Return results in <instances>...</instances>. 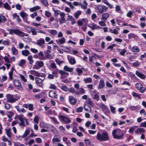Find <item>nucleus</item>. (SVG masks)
<instances>
[{"label": "nucleus", "mask_w": 146, "mask_h": 146, "mask_svg": "<svg viewBox=\"0 0 146 146\" xmlns=\"http://www.w3.org/2000/svg\"><path fill=\"white\" fill-rule=\"evenodd\" d=\"M97 139L101 141H104L109 140L108 133L106 131L102 132V134L98 133L96 136Z\"/></svg>", "instance_id": "1"}, {"label": "nucleus", "mask_w": 146, "mask_h": 146, "mask_svg": "<svg viewBox=\"0 0 146 146\" xmlns=\"http://www.w3.org/2000/svg\"><path fill=\"white\" fill-rule=\"evenodd\" d=\"M112 135L114 139H121L123 138L124 133L123 131L120 129H114L112 131Z\"/></svg>", "instance_id": "2"}, {"label": "nucleus", "mask_w": 146, "mask_h": 146, "mask_svg": "<svg viewBox=\"0 0 146 146\" xmlns=\"http://www.w3.org/2000/svg\"><path fill=\"white\" fill-rule=\"evenodd\" d=\"M23 115H16V118L20 121V122L19 124L21 126L25 127L26 126L25 123H26V124H27V120L23 118Z\"/></svg>", "instance_id": "3"}, {"label": "nucleus", "mask_w": 146, "mask_h": 146, "mask_svg": "<svg viewBox=\"0 0 146 146\" xmlns=\"http://www.w3.org/2000/svg\"><path fill=\"white\" fill-rule=\"evenodd\" d=\"M58 118L61 121H63L65 123H69L71 121L68 117L62 115H59Z\"/></svg>", "instance_id": "4"}, {"label": "nucleus", "mask_w": 146, "mask_h": 146, "mask_svg": "<svg viewBox=\"0 0 146 146\" xmlns=\"http://www.w3.org/2000/svg\"><path fill=\"white\" fill-rule=\"evenodd\" d=\"M13 95L7 94L6 95L7 101L8 102L13 103L16 101V100L13 97Z\"/></svg>", "instance_id": "5"}, {"label": "nucleus", "mask_w": 146, "mask_h": 146, "mask_svg": "<svg viewBox=\"0 0 146 146\" xmlns=\"http://www.w3.org/2000/svg\"><path fill=\"white\" fill-rule=\"evenodd\" d=\"M97 9L98 12L100 13H102L104 11H106L108 10V8L106 7L101 5L98 6Z\"/></svg>", "instance_id": "6"}, {"label": "nucleus", "mask_w": 146, "mask_h": 146, "mask_svg": "<svg viewBox=\"0 0 146 146\" xmlns=\"http://www.w3.org/2000/svg\"><path fill=\"white\" fill-rule=\"evenodd\" d=\"M44 65V63L43 61H38L36 62L35 65L34 66V67L35 68L39 69L43 66Z\"/></svg>", "instance_id": "7"}, {"label": "nucleus", "mask_w": 146, "mask_h": 146, "mask_svg": "<svg viewBox=\"0 0 146 146\" xmlns=\"http://www.w3.org/2000/svg\"><path fill=\"white\" fill-rule=\"evenodd\" d=\"M36 85L40 87H42L43 80L39 78H36L35 79Z\"/></svg>", "instance_id": "8"}, {"label": "nucleus", "mask_w": 146, "mask_h": 146, "mask_svg": "<svg viewBox=\"0 0 146 146\" xmlns=\"http://www.w3.org/2000/svg\"><path fill=\"white\" fill-rule=\"evenodd\" d=\"M69 100L70 103L72 105H75L77 103L76 100L72 96H70L69 97Z\"/></svg>", "instance_id": "9"}, {"label": "nucleus", "mask_w": 146, "mask_h": 146, "mask_svg": "<svg viewBox=\"0 0 146 146\" xmlns=\"http://www.w3.org/2000/svg\"><path fill=\"white\" fill-rule=\"evenodd\" d=\"M13 82L17 88L20 89L21 88V86L19 80H14Z\"/></svg>", "instance_id": "10"}, {"label": "nucleus", "mask_w": 146, "mask_h": 146, "mask_svg": "<svg viewBox=\"0 0 146 146\" xmlns=\"http://www.w3.org/2000/svg\"><path fill=\"white\" fill-rule=\"evenodd\" d=\"M45 43V41L44 39L40 38L38 40H37V43L36 44L39 46H40L42 47H43V45Z\"/></svg>", "instance_id": "11"}, {"label": "nucleus", "mask_w": 146, "mask_h": 146, "mask_svg": "<svg viewBox=\"0 0 146 146\" xmlns=\"http://www.w3.org/2000/svg\"><path fill=\"white\" fill-rule=\"evenodd\" d=\"M88 27L91 28L92 30L98 29H100V28L99 26L97 25L94 23H92L89 24L88 25Z\"/></svg>", "instance_id": "12"}, {"label": "nucleus", "mask_w": 146, "mask_h": 146, "mask_svg": "<svg viewBox=\"0 0 146 146\" xmlns=\"http://www.w3.org/2000/svg\"><path fill=\"white\" fill-rule=\"evenodd\" d=\"M60 15L61 18L59 19V22L60 24H61L63 23L65 20V19L64 18L65 14L64 13H60Z\"/></svg>", "instance_id": "13"}, {"label": "nucleus", "mask_w": 146, "mask_h": 146, "mask_svg": "<svg viewBox=\"0 0 146 146\" xmlns=\"http://www.w3.org/2000/svg\"><path fill=\"white\" fill-rule=\"evenodd\" d=\"M47 127L50 129V130L54 133H56L57 132V129L53 125L49 124L48 125Z\"/></svg>", "instance_id": "14"}, {"label": "nucleus", "mask_w": 146, "mask_h": 146, "mask_svg": "<svg viewBox=\"0 0 146 146\" xmlns=\"http://www.w3.org/2000/svg\"><path fill=\"white\" fill-rule=\"evenodd\" d=\"M56 92L54 90L50 91L49 93V97L52 98H57L56 96L57 95L56 94Z\"/></svg>", "instance_id": "15"}, {"label": "nucleus", "mask_w": 146, "mask_h": 146, "mask_svg": "<svg viewBox=\"0 0 146 146\" xmlns=\"http://www.w3.org/2000/svg\"><path fill=\"white\" fill-rule=\"evenodd\" d=\"M21 32L19 30L15 29H10L9 30V34L13 35L14 33L17 34H20Z\"/></svg>", "instance_id": "16"}, {"label": "nucleus", "mask_w": 146, "mask_h": 146, "mask_svg": "<svg viewBox=\"0 0 146 146\" xmlns=\"http://www.w3.org/2000/svg\"><path fill=\"white\" fill-rule=\"evenodd\" d=\"M20 16L23 18L24 21L25 22L27 23V19H26L27 14L25 13L22 11L20 13Z\"/></svg>", "instance_id": "17"}, {"label": "nucleus", "mask_w": 146, "mask_h": 146, "mask_svg": "<svg viewBox=\"0 0 146 146\" xmlns=\"http://www.w3.org/2000/svg\"><path fill=\"white\" fill-rule=\"evenodd\" d=\"M105 85L104 80L102 79L99 82V85L98 87V89H102L104 87Z\"/></svg>", "instance_id": "18"}, {"label": "nucleus", "mask_w": 146, "mask_h": 146, "mask_svg": "<svg viewBox=\"0 0 146 146\" xmlns=\"http://www.w3.org/2000/svg\"><path fill=\"white\" fill-rule=\"evenodd\" d=\"M109 14L107 13L103 14L102 15V17L101 19V20L106 21L108 18L109 17Z\"/></svg>", "instance_id": "19"}, {"label": "nucleus", "mask_w": 146, "mask_h": 146, "mask_svg": "<svg viewBox=\"0 0 146 146\" xmlns=\"http://www.w3.org/2000/svg\"><path fill=\"white\" fill-rule=\"evenodd\" d=\"M56 42L58 44H63L65 42V39L64 37H62L61 39L56 40Z\"/></svg>", "instance_id": "20"}, {"label": "nucleus", "mask_w": 146, "mask_h": 146, "mask_svg": "<svg viewBox=\"0 0 146 146\" xmlns=\"http://www.w3.org/2000/svg\"><path fill=\"white\" fill-rule=\"evenodd\" d=\"M135 74L137 76L142 79H145L146 78L145 76L144 75L138 71H136Z\"/></svg>", "instance_id": "21"}, {"label": "nucleus", "mask_w": 146, "mask_h": 146, "mask_svg": "<svg viewBox=\"0 0 146 146\" xmlns=\"http://www.w3.org/2000/svg\"><path fill=\"white\" fill-rule=\"evenodd\" d=\"M39 57V59L41 60L45 59V57L44 56L43 53L42 51H40L38 54Z\"/></svg>", "instance_id": "22"}, {"label": "nucleus", "mask_w": 146, "mask_h": 146, "mask_svg": "<svg viewBox=\"0 0 146 146\" xmlns=\"http://www.w3.org/2000/svg\"><path fill=\"white\" fill-rule=\"evenodd\" d=\"M64 71H68L69 72H71L72 71L73 68L68 67L67 66H65L64 68Z\"/></svg>", "instance_id": "23"}, {"label": "nucleus", "mask_w": 146, "mask_h": 146, "mask_svg": "<svg viewBox=\"0 0 146 146\" xmlns=\"http://www.w3.org/2000/svg\"><path fill=\"white\" fill-rule=\"evenodd\" d=\"M69 61L71 64H74L76 63L74 57H71L69 59Z\"/></svg>", "instance_id": "24"}, {"label": "nucleus", "mask_w": 146, "mask_h": 146, "mask_svg": "<svg viewBox=\"0 0 146 146\" xmlns=\"http://www.w3.org/2000/svg\"><path fill=\"white\" fill-rule=\"evenodd\" d=\"M131 94L134 97H137L139 99H141V95L140 94H138L135 92H132L131 93Z\"/></svg>", "instance_id": "25"}, {"label": "nucleus", "mask_w": 146, "mask_h": 146, "mask_svg": "<svg viewBox=\"0 0 146 146\" xmlns=\"http://www.w3.org/2000/svg\"><path fill=\"white\" fill-rule=\"evenodd\" d=\"M7 21L6 17L2 15L0 16V23H4Z\"/></svg>", "instance_id": "26"}, {"label": "nucleus", "mask_w": 146, "mask_h": 146, "mask_svg": "<svg viewBox=\"0 0 146 146\" xmlns=\"http://www.w3.org/2000/svg\"><path fill=\"white\" fill-rule=\"evenodd\" d=\"M115 10L117 12L121 14L123 13V12L121 10L120 7L118 5L116 6Z\"/></svg>", "instance_id": "27"}, {"label": "nucleus", "mask_w": 146, "mask_h": 146, "mask_svg": "<svg viewBox=\"0 0 146 146\" xmlns=\"http://www.w3.org/2000/svg\"><path fill=\"white\" fill-rule=\"evenodd\" d=\"M79 89V91L76 92V94H84L85 93V90L83 88H80Z\"/></svg>", "instance_id": "28"}, {"label": "nucleus", "mask_w": 146, "mask_h": 146, "mask_svg": "<svg viewBox=\"0 0 146 146\" xmlns=\"http://www.w3.org/2000/svg\"><path fill=\"white\" fill-rule=\"evenodd\" d=\"M13 19H14V18L17 17V22H20L21 21V20L19 16L17 15V13H14L13 15Z\"/></svg>", "instance_id": "29"}, {"label": "nucleus", "mask_w": 146, "mask_h": 146, "mask_svg": "<svg viewBox=\"0 0 146 146\" xmlns=\"http://www.w3.org/2000/svg\"><path fill=\"white\" fill-rule=\"evenodd\" d=\"M83 3L84 5H82L81 3H80L81 5V8L84 9H86L87 8V7L88 5V3L86 1H83Z\"/></svg>", "instance_id": "30"}, {"label": "nucleus", "mask_w": 146, "mask_h": 146, "mask_svg": "<svg viewBox=\"0 0 146 146\" xmlns=\"http://www.w3.org/2000/svg\"><path fill=\"white\" fill-rule=\"evenodd\" d=\"M40 8V7L39 6H36L30 8V10L31 12H33L39 9Z\"/></svg>", "instance_id": "31"}, {"label": "nucleus", "mask_w": 146, "mask_h": 146, "mask_svg": "<svg viewBox=\"0 0 146 146\" xmlns=\"http://www.w3.org/2000/svg\"><path fill=\"white\" fill-rule=\"evenodd\" d=\"M3 7L5 9L8 10H10L11 9L10 6L9 5V4L7 2H6L4 4Z\"/></svg>", "instance_id": "32"}, {"label": "nucleus", "mask_w": 146, "mask_h": 146, "mask_svg": "<svg viewBox=\"0 0 146 146\" xmlns=\"http://www.w3.org/2000/svg\"><path fill=\"white\" fill-rule=\"evenodd\" d=\"M137 127V126H134L133 127H130L129 131V132L131 133H133L134 131Z\"/></svg>", "instance_id": "33"}, {"label": "nucleus", "mask_w": 146, "mask_h": 146, "mask_svg": "<svg viewBox=\"0 0 146 146\" xmlns=\"http://www.w3.org/2000/svg\"><path fill=\"white\" fill-rule=\"evenodd\" d=\"M84 82L86 83H90L92 81V79L90 77L85 78L84 79Z\"/></svg>", "instance_id": "34"}, {"label": "nucleus", "mask_w": 146, "mask_h": 146, "mask_svg": "<svg viewBox=\"0 0 146 146\" xmlns=\"http://www.w3.org/2000/svg\"><path fill=\"white\" fill-rule=\"evenodd\" d=\"M109 31L110 33H113L115 35H117L118 34V32L115 29H113L112 30L111 29H109Z\"/></svg>", "instance_id": "35"}, {"label": "nucleus", "mask_w": 146, "mask_h": 146, "mask_svg": "<svg viewBox=\"0 0 146 146\" xmlns=\"http://www.w3.org/2000/svg\"><path fill=\"white\" fill-rule=\"evenodd\" d=\"M81 12L80 11H77L74 13V16L76 19H77L79 16L81 14Z\"/></svg>", "instance_id": "36"}, {"label": "nucleus", "mask_w": 146, "mask_h": 146, "mask_svg": "<svg viewBox=\"0 0 146 146\" xmlns=\"http://www.w3.org/2000/svg\"><path fill=\"white\" fill-rule=\"evenodd\" d=\"M32 74L38 77L40 76L41 75V73L34 70L32 71Z\"/></svg>", "instance_id": "37"}, {"label": "nucleus", "mask_w": 146, "mask_h": 146, "mask_svg": "<svg viewBox=\"0 0 146 146\" xmlns=\"http://www.w3.org/2000/svg\"><path fill=\"white\" fill-rule=\"evenodd\" d=\"M87 103L90 105L92 106H93L94 105V103L92 102L90 99H88L86 101Z\"/></svg>", "instance_id": "38"}, {"label": "nucleus", "mask_w": 146, "mask_h": 146, "mask_svg": "<svg viewBox=\"0 0 146 146\" xmlns=\"http://www.w3.org/2000/svg\"><path fill=\"white\" fill-rule=\"evenodd\" d=\"M132 51L135 52H138L139 51V49L137 46L133 47L132 49Z\"/></svg>", "instance_id": "39"}, {"label": "nucleus", "mask_w": 146, "mask_h": 146, "mask_svg": "<svg viewBox=\"0 0 146 146\" xmlns=\"http://www.w3.org/2000/svg\"><path fill=\"white\" fill-rule=\"evenodd\" d=\"M11 49L13 54L16 55L18 54L17 50L15 47H12Z\"/></svg>", "instance_id": "40"}, {"label": "nucleus", "mask_w": 146, "mask_h": 146, "mask_svg": "<svg viewBox=\"0 0 146 146\" xmlns=\"http://www.w3.org/2000/svg\"><path fill=\"white\" fill-rule=\"evenodd\" d=\"M7 135L9 137H11V129H8L6 130Z\"/></svg>", "instance_id": "41"}, {"label": "nucleus", "mask_w": 146, "mask_h": 146, "mask_svg": "<svg viewBox=\"0 0 146 146\" xmlns=\"http://www.w3.org/2000/svg\"><path fill=\"white\" fill-rule=\"evenodd\" d=\"M42 3L46 6H47L48 5V3L46 0H40Z\"/></svg>", "instance_id": "42"}, {"label": "nucleus", "mask_w": 146, "mask_h": 146, "mask_svg": "<svg viewBox=\"0 0 146 146\" xmlns=\"http://www.w3.org/2000/svg\"><path fill=\"white\" fill-rule=\"evenodd\" d=\"M27 129H26L24 133L21 136V137L23 138H25V140H27Z\"/></svg>", "instance_id": "43"}, {"label": "nucleus", "mask_w": 146, "mask_h": 146, "mask_svg": "<svg viewBox=\"0 0 146 146\" xmlns=\"http://www.w3.org/2000/svg\"><path fill=\"white\" fill-rule=\"evenodd\" d=\"M68 91L70 92H72L73 94H76V92L75 91V89L73 88H70L68 89Z\"/></svg>", "instance_id": "44"}, {"label": "nucleus", "mask_w": 146, "mask_h": 146, "mask_svg": "<svg viewBox=\"0 0 146 146\" xmlns=\"http://www.w3.org/2000/svg\"><path fill=\"white\" fill-rule=\"evenodd\" d=\"M128 38H135L137 37V36L134 34L131 33L129 34H128Z\"/></svg>", "instance_id": "45"}, {"label": "nucleus", "mask_w": 146, "mask_h": 146, "mask_svg": "<svg viewBox=\"0 0 146 146\" xmlns=\"http://www.w3.org/2000/svg\"><path fill=\"white\" fill-rule=\"evenodd\" d=\"M138 108V107L137 106H131L129 108L130 110L131 111H134L136 110Z\"/></svg>", "instance_id": "46"}, {"label": "nucleus", "mask_w": 146, "mask_h": 146, "mask_svg": "<svg viewBox=\"0 0 146 146\" xmlns=\"http://www.w3.org/2000/svg\"><path fill=\"white\" fill-rule=\"evenodd\" d=\"M57 32L56 30H52L50 31V33L53 36L56 35L57 34Z\"/></svg>", "instance_id": "47"}, {"label": "nucleus", "mask_w": 146, "mask_h": 146, "mask_svg": "<svg viewBox=\"0 0 146 146\" xmlns=\"http://www.w3.org/2000/svg\"><path fill=\"white\" fill-rule=\"evenodd\" d=\"M102 21H100L99 22V25L101 26H104L106 25L105 23L106 21H104L103 20H101Z\"/></svg>", "instance_id": "48"}, {"label": "nucleus", "mask_w": 146, "mask_h": 146, "mask_svg": "<svg viewBox=\"0 0 146 146\" xmlns=\"http://www.w3.org/2000/svg\"><path fill=\"white\" fill-rule=\"evenodd\" d=\"M137 90H139V91L141 93H144L146 90V88L145 87H143V86H142V87H140V88H139L138 89H137Z\"/></svg>", "instance_id": "49"}, {"label": "nucleus", "mask_w": 146, "mask_h": 146, "mask_svg": "<svg viewBox=\"0 0 146 146\" xmlns=\"http://www.w3.org/2000/svg\"><path fill=\"white\" fill-rule=\"evenodd\" d=\"M25 63V60H24L22 59L18 64V65L20 66H22Z\"/></svg>", "instance_id": "50"}, {"label": "nucleus", "mask_w": 146, "mask_h": 146, "mask_svg": "<svg viewBox=\"0 0 146 146\" xmlns=\"http://www.w3.org/2000/svg\"><path fill=\"white\" fill-rule=\"evenodd\" d=\"M76 71L78 73V75L79 76H80V74H82L83 72L82 70L81 69L78 68H76Z\"/></svg>", "instance_id": "51"}, {"label": "nucleus", "mask_w": 146, "mask_h": 146, "mask_svg": "<svg viewBox=\"0 0 146 146\" xmlns=\"http://www.w3.org/2000/svg\"><path fill=\"white\" fill-rule=\"evenodd\" d=\"M28 60L29 61V63L31 64H32L33 62V57L32 56H29L28 57Z\"/></svg>", "instance_id": "52"}, {"label": "nucleus", "mask_w": 146, "mask_h": 146, "mask_svg": "<svg viewBox=\"0 0 146 146\" xmlns=\"http://www.w3.org/2000/svg\"><path fill=\"white\" fill-rule=\"evenodd\" d=\"M9 79L10 80H12L13 79L12 77V76L13 75V70H11V71L9 72Z\"/></svg>", "instance_id": "53"}, {"label": "nucleus", "mask_w": 146, "mask_h": 146, "mask_svg": "<svg viewBox=\"0 0 146 146\" xmlns=\"http://www.w3.org/2000/svg\"><path fill=\"white\" fill-rule=\"evenodd\" d=\"M100 107L103 110H107L108 108L104 104H101Z\"/></svg>", "instance_id": "54"}, {"label": "nucleus", "mask_w": 146, "mask_h": 146, "mask_svg": "<svg viewBox=\"0 0 146 146\" xmlns=\"http://www.w3.org/2000/svg\"><path fill=\"white\" fill-rule=\"evenodd\" d=\"M135 86L136 89H138L139 88H140V87L143 86L141 83H138L135 84Z\"/></svg>", "instance_id": "55"}, {"label": "nucleus", "mask_w": 146, "mask_h": 146, "mask_svg": "<svg viewBox=\"0 0 146 146\" xmlns=\"http://www.w3.org/2000/svg\"><path fill=\"white\" fill-rule=\"evenodd\" d=\"M87 88H88L89 90L90 91H91L93 89V86L92 84L87 85H86Z\"/></svg>", "instance_id": "56"}, {"label": "nucleus", "mask_w": 146, "mask_h": 146, "mask_svg": "<svg viewBox=\"0 0 146 146\" xmlns=\"http://www.w3.org/2000/svg\"><path fill=\"white\" fill-rule=\"evenodd\" d=\"M110 110L113 113H115V108L113 107L111 105L110 106Z\"/></svg>", "instance_id": "57"}, {"label": "nucleus", "mask_w": 146, "mask_h": 146, "mask_svg": "<svg viewBox=\"0 0 146 146\" xmlns=\"http://www.w3.org/2000/svg\"><path fill=\"white\" fill-rule=\"evenodd\" d=\"M133 66L134 67H138L140 65V63L137 60L133 64Z\"/></svg>", "instance_id": "58"}, {"label": "nucleus", "mask_w": 146, "mask_h": 146, "mask_svg": "<svg viewBox=\"0 0 146 146\" xmlns=\"http://www.w3.org/2000/svg\"><path fill=\"white\" fill-rule=\"evenodd\" d=\"M84 141L86 146H90V142L89 140L85 139Z\"/></svg>", "instance_id": "59"}, {"label": "nucleus", "mask_w": 146, "mask_h": 146, "mask_svg": "<svg viewBox=\"0 0 146 146\" xmlns=\"http://www.w3.org/2000/svg\"><path fill=\"white\" fill-rule=\"evenodd\" d=\"M58 69H56L54 70L52 72V74L55 76V75L58 74Z\"/></svg>", "instance_id": "60"}, {"label": "nucleus", "mask_w": 146, "mask_h": 146, "mask_svg": "<svg viewBox=\"0 0 146 146\" xmlns=\"http://www.w3.org/2000/svg\"><path fill=\"white\" fill-rule=\"evenodd\" d=\"M19 76L21 80L24 82H26L27 81V80L25 78V77L23 75L19 74Z\"/></svg>", "instance_id": "61"}, {"label": "nucleus", "mask_w": 146, "mask_h": 146, "mask_svg": "<svg viewBox=\"0 0 146 146\" xmlns=\"http://www.w3.org/2000/svg\"><path fill=\"white\" fill-rule=\"evenodd\" d=\"M50 118L56 124L58 123L59 122L54 117H50Z\"/></svg>", "instance_id": "62"}, {"label": "nucleus", "mask_w": 146, "mask_h": 146, "mask_svg": "<svg viewBox=\"0 0 146 146\" xmlns=\"http://www.w3.org/2000/svg\"><path fill=\"white\" fill-rule=\"evenodd\" d=\"M121 50V51L120 52V54L122 56H124L125 53L126 52L127 50L125 49L122 50Z\"/></svg>", "instance_id": "63"}, {"label": "nucleus", "mask_w": 146, "mask_h": 146, "mask_svg": "<svg viewBox=\"0 0 146 146\" xmlns=\"http://www.w3.org/2000/svg\"><path fill=\"white\" fill-rule=\"evenodd\" d=\"M133 12L132 11H130L128 12V13H127V17H131V15H133Z\"/></svg>", "instance_id": "64"}]
</instances>
